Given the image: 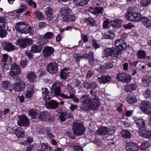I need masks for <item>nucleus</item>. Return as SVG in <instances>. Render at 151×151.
Instances as JSON below:
<instances>
[{"label": "nucleus", "mask_w": 151, "mask_h": 151, "mask_svg": "<svg viewBox=\"0 0 151 151\" xmlns=\"http://www.w3.org/2000/svg\"><path fill=\"white\" fill-rule=\"evenodd\" d=\"M17 120L18 125L20 127H27L30 123L27 117L24 115L19 116Z\"/></svg>", "instance_id": "obj_8"}, {"label": "nucleus", "mask_w": 151, "mask_h": 151, "mask_svg": "<svg viewBox=\"0 0 151 151\" xmlns=\"http://www.w3.org/2000/svg\"><path fill=\"white\" fill-rule=\"evenodd\" d=\"M7 32L5 29L0 30V37H5L7 35Z\"/></svg>", "instance_id": "obj_60"}, {"label": "nucleus", "mask_w": 151, "mask_h": 151, "mask_svg": "<svg viewBox=\"0 0 151 151\" xmlns=\"http://www.w3.org/2000/svg\"><path fill=\"white\" fill-rule=\"evenodd\" d=\"M106 68L105 67L103 66H99L97 69V70L99 73H103L104 72Z\"/></svg>", "instance_id": "obj_62"}, {"label": "nucleus", "mask_w": 151, "mask_h": 151, "mask_svg": "<svg viewBox=\"0 0 151 151\" xmlns=\"http://www.w3.org/2000/svg\"><path fill=\"white\" fill-rule=\"evenodd\" d=\"M70 96L71 98H74L75 97L76 91L70 85L68 84L66 86Z\"/></svg>", "instance_id": "obj_37"}, {"label": "nucleus", "mask_w": 151, "mask_h": 151, "mask_svg": "<svg viewBox=\"0 0 151 151\" xmlns=\"http://www.w3.org/2000/svg\"><path fill=\"white\" fill-rule=\"evenodd\" d=\"M125 16L127 19L131 21L139 22L140 21L142 16L140 13L135 12L133 10L129 9H128Z\"/></svg>", "instance_id": "obj_4"}, {"label": "nucleus", "mask_w": 151, "mask_h": 151, "mask_svg": "<svg viewBox=\"0 0 151 151\" xmlns=\"http://www.w3.org/2000/svg\"><path fill=\"white\" fill-rule=\"evenodd\" d=\"M71 12L70 9L68 6L60 8V14L61 16H67Z\"/></svg>", "instance_id": "obj_28"}, {"label": "nucleus", "mask_w": 151, "mask_h": 151, "mask_svg": "<svg viewBox=\"0 0 151 151\" xmlns=\"http://www.w3.org/2000/svg\"><path fill=\"white\" fill-rule=\"evenodd\" d=\"M54 51L52 47L46 46L44 47L43 51V56L45 58L49 57L54 53Z\"/></svg>", "instance_id": "obj_16"}, {"label": "nucleus", "mask_w": 151, "mask_h": 151, "mask_svg": "<svg viewBox=\"0 0 151 151\" xmlns=\"http://www.w3.org/2000/svg\"><path fill=\"white\" fill-rule=\"evenodd\" d=\"M108 130L107 127H103L97 130L96 133L99 135H104L108 134Z\"/></svg>", "instance_id": "obj_29"}, {"label": "nucleus", "mask_w": 151, "mask_h": 151, "mask_svg": "<svg viewBox=\"0 0 151 151\" xmlns=\"http://www.w3.org/2000/svg\"><path fill=\"white\" fill-rule=\"evenodd\" d=\"M37 76L35 73L33 71L29 72L27 75L26 78L30 83H34L37 81Z\"/></svg>", "instance_id": "obj_24"}, {"label": "nucleus", "mask_w": 151, "mask_h": 151, "mask_svg": "<svg viewBox=\"0 0 151 151\" xmlns=\"http://www.w3.org/2000/svg\"><path fill=\"white\" fill-rule=\"evenodd\" d=\"M42 45L38 43L36 45H33L31 47V50L32 53L39 52L42 49Z\"/></svg>", "instance_id": "obj_36"}, {"label": "nucleus", "mask_w": 151, "mask_h": 151, "mask_svg": "<svg viewBox=\"0 0 151 151\" xmlns=\"http://www.w3.org/2000/svg\"><path fill=\"white\" fill-rule=\"evenodd\" d=\"M68 69L66 68H64L61 70L60 76L61 78L63 79H66L68 75Z\"/></svg>", "instance_id": "obj_41"}, {"label": "nucleus", "mask_w": 151, "mask_h": 151, "mask_svg": "<svg viewBox=\"0 0 151 151\" xmlns=\"http://www.w3.org/2000/svg\"><path fill=\"white\" fill-rule=\"evenodd\" d=\"M2 45L4 49L7 52H11L15 49L14 45L9 42H2Z\"/></svg>", "instance_id": "obj_23"}, {"label": "nucleus", "mask_w": 151, "mask_h": 151, "mask_svg": "<svg viewBox=\"0 0 151 151\" xmlns=\"http://www.w3.org/2000/svg\"><path fill=\"white\" fill-rule=\"evenodd\" d=\"M135 122L140 130L145 127V122L143 119H138L135 121Z\"/></svg>", "instance_id": "obj_33"}, {"label": "nucleus", "mask_w": 151, "mask_h": 151, "mask_svg": "<svg viewBox=\"0 0 151 151\" xmlns=\"http://www.w3.org/2000/svg\"><path fill=\"white\" fill-rule=\"evenodd\" d=\"M92 44L95 49H97L100 47V45L97 43L96 41L95 40H93L92 41Z\"/></svg>", "instance_id": "obj_64"}, {"label": "nucleus", "mask_w": 151, "mask_h": 151, "mask_svg": "<svg viewBox=\"0 0 151 151\" xmlns=\"http://www.w3.org/2000/svg\"><path fill=\"white\" fill-rule=\"evenodd\" d=\"M58 64L55 62L50 63L47 66V71L51 74H56L58 70Z\"/></svg>", "instance_id": "obj_13"}, {"label": "nucleus", "mask_w": 151, "mask_h": 151, "mask_svg": "<svg viewBox=\"0 0 151 151\" xmlns=\"http://www.w3.org/2000/svg\"><path fill=\"white\" fill-rule=\"evenodd\" d=\"M27 61L26 60H22L20 63V65L22 68H24L27 65Z\"/></svg>", "instance_id": "obj_63"}, {"label": "nucleus", "mask_w": 151, "mask_h": 151, "mask_svg": "<svg viewBox=\"0 0 151 151\" xmlns=\"http://www.w3.org/2000/svg\"><path fill=\"white\" fill-rule=\"evenodd\" d=\"M72 129L74 134L77 135L83 134L85 131L81 122L77 120L75 121L73 123Z\"/></svg>", "instance_id": "obj_5"}, {"label": "nucleus", "mask_w": 151, "mask_h": 151, "mask_svg": "<svg viewBox=\"0 0 151 151\" xmlns=\"http://www.w3.org/2000/svg\"><path fill=\"white\" fill-rule=\"evenodd\" d=\"M17 44L22 48H26L28 45H31L32 43V40L31 39L24 38L21 39L17 40Z\"/></svg>", "instance_id": "obj_11"}, {"label": "nucleus", "mask_w": 151, "mask_h": 151, "mask_svg": "<svg viewBox=\"0 0 151 151\" xmlns=\"http://www.w3.org/2000/svg\"><path fill=\"white\" fill-rule=\"evenodd\" d=\"M91 96L86 94L82 95L80 99L82 102L81 110H86L89 109L93 111L98 109L100 104V100L98 96L97 91L91 89L90 91Z\"/></svg>", "instance_id": "obj_1"}, {"label": "nucleus", "mask_w": 151, "mask_h": 151, "mask_svg": "<svg viewBox=\"0 0 151 151\" xmlns=\"http://www.w3.org/2000/svg\"><path fill=\"white\" fill-rule=\"evenodd\" d=\"M29 114L33 122H37L39 120V114L36 110H30L29 111Z\"/></svg>", "instance_id": "obj_15"}, {"label": "nucleus", "mask_w": 151, "mask_h": 151, "mask_svg": "<svg viewBox=\"0 0 151 151\" xmlns=\"http://www.w3.org/2000/svg\"><path fill=\"white\" fill-rule=\"evenodd\" d=\"M128 102L130 104H133L136 102L137 101L136 96H129L127 99Z\"/></svg>", "instance_id": "obj_45"}, {"label": "nucleus", "mask_w": 151, "mask_h": 151, "mask_svg": "<svg viewBox=\"0 0 151 151\" xmlns=\"http://www.w3.org/2000/svg\"><path fill=\"white\" fill-rule=\"evenodd\" d=\"M15 29L18 32L23 34L31 35L33 34L34 30L29 24H26L23 21L19 22L16 24Z\"/></svg>", "instance_id": "obj_3"}, {"label": "nucleus", "mask_w": 151, "mask_h": 151, "mask_svg": "<svg viewBox=\"0 0 151 151\" xmlns=\"http://www.w3.org/2000/svg\"><path fill=\"white\" fill-rule=\"evenodd\" d=\"M42 148L44 150V151H52L50 146L47 143H42L41 144Z\"/></svg>", "instance_id": "obj_46"}, {"label": "nucleus", "mask_w": 151, "mask_h": 151, "mask_svg": "<svg viewBox=\"0 0 151 151\" xmlns=\"http://www.w3.org/2000/svg\"><path fill=\"white\" fill-rule=\"evenodd\" d=\"M53 10L50 7H47L45 9V15L48 17H50L52 15Z\"/></svg>", "instance_id": "obj_44"}, {"label": "nucleus", "mask_w": 151, "mask_h": 151, "mask_svg": "<svg viewBox=\"0 0 151 151\" xmlns=\"http://www.w3.org/2000/svg\"><path fill=\"white\" fill-rule=\"evenodd\" d=\"M111 78L109 76L107 75L102 76L98 78V81L101 84H106L111 81Z\"/></svg>", "instance_id": "obj_26"}, {"label": "nucleus", "mask_w": 151, "mask_h": 151, "mask_svg": "<svg viewBox=\"0 0 151 151\" xmlns=\"http://www.w3.org/2000/svg\"><path fill=\"white\" fill-rule=\"evenodd\" d=\"M53 32H47L44 35L43 38L44 39H50L53 36Z\"/></svg>", "instance_id": "obj_50"}, {"label": "nucleus", "mask_w": 151, "mask_h": 151, "mask_svg": "<svg viewBox=\"0 0 151 151\" xmlns=\"http://www.w3.org/2000/svg\"><path fill=\"white\" fill-rule=\"evenodd\" d=\"M121 50H122L117 47H112V55L113 54L115 58L121 57L122 54Z\"/></svg>", "instance_id": "obj_31"}, {"label": "nucleus", "mask_w": 151, "mask_h": 151, "mask_svg": "<svg viewBox=\"0 0 151 151\" xmlns=\"http://www.w3.org/2000/svg\"><path fill=\"white\" fill-rule=\"evenodd\" d=\"M41 90L42 91V93L43 95L42 96L44 97L45 99H47L49 100L50 98L49 97L48 94L49 92L48 89L46 88H41Z\"/></svg>", "instance_id": "obj_39"}, {"label": "nucleus", "mask_w": 151, "mask_h": 151, "mask_svg": "<svg viewBox=\"0 0 151 151\" xmlns=\"http://www.w3.org/2000/svg\"><path fill=\"white\" fill-rule=\"evenodd\" d=\"M59 103L54 100H51L45 103V106L47 108L55 109L58 107Z\"/></svg>", "instance_id": "obj_18"}, {"label": "nucleus", "mask_w": 151, "mask_h": 151, "mask_svg": "<svg viewBox=\"0 0 151 151\" xmlns=\"http://www.w3.org/2000/svg\"><path fill=\"white\" fill-rule=\"evenodd\" d=\"M11 68L12 70L10 71L9 72L10 75L13 76L20 73V68L19 65L16 64H13L11 66Z\"/></svg>", "instance_id": "obj_19"}, {"label": "nucleus", "mask_w": 151, "mask_h": 151, "mask_svg": "<svg viewBox=\"0 0 151 151\" xmlns=\"http://www.w3.org/2000/svg\"><path fill=\"white\" fill-rule=\"evenodd\" d=\"M27 8L25 5H22L20 6V8L16 10V12L18 13H21Z\"/></svg>", "instance_id": "obj_56"}, {"label": "nucleus", "mask_w": 151, "mask_h": 151, "mask_svg": "<svg viewBox=\"0 0 151 151\" xmlns=\"http://www.w3.org/2000/svg\"><path fill=\"white\" fill-rule=\"evenodd\" d=\"M137 55L138 58L140 59H145L146 58V53L143 50H139L137 52Z\"/></svg>", "instance_id": "obj_40"}, {"label": "nucleus", "mask_w": 151, "mask_h": 151, "mask_svg": "<svg viewBox=\"0 0 151 151\" xmlns=\"http://www.w3.org/2000/svg\"><path fill=\"white\" fill-rule=\"evenodd\" d=\"M91 142L95 144L97 146H101L102 144V143L100 140L99 139H96L93 140H92Z\"/></svg>", "instance_id": "obj_59"}, {"label": "nucleus", "mask_w": 151, "mask_h": 151, "mask_svg": "<svg viewBox=\"0 0 151 151\" xmlns=\"http://www.w3.org/2000/svg\"><path fill=\"white\" fill-rule=\"evenodd\" d=\"M16 135L19 138H23L24 136V132L22 129L20 127H18L15 129Z\"/></svg>", "instance_id": "obj_35"}, {"label": "nucleus", "mask_w": 151, "mask_h": 151, "mask_svg": "<svg viewBox=\"0 0 151 151\" xmlns=\"http://www.w3.org/2000/svg\"><path fill=\"white\" fill-rule=\"evenodd\" d=\"M34 13L36 15L38 20H43L44 19V16L40 11H35L34 12Z\"/></svg>", "instance_id": "obj_47"}, {"label": "nucleus", "mask_w": 151, "mask_h": 151, "mask_svg": "<svg viewBox=\"0 0 151 151\" xmlns=\"http://www.w3.org/2000/svg\"><path fill=\"white\" fill-rule=\"evenodd\" d=\"M140 21H142L143 24L146 27H150L151 25L150 21L147 17H143L142 16V18L140 19Z\"/></svg>", "instance_id": "obj_38"}, {"label": "nucleus", "mask_w": 151, "mask_h": 151, "mask_svg": "<svg viewBox=\"0 0 151 151\" xmlns=\"http://www.w3.org/2000/svg\"><path fill=\"white\" fill-rule=\"evenodd\" d=\"M88 11L91 14L97 16L99 14H102L104 12V9L102 6L90 7Z\"/></svg>", "instance_id": "obj_12"}, {"label": "nucleus", "mask_w": 151, "mask_h": 151, "mask_svg": "<svg viewBox=\"0 0 151 151\" xmlns=\"http://www.w3.org/2000/svg\"><path fill=\"white\" fill-rule=\"evenodd\" d=\"M89 64L92 65L94 63L95 59L94 58L93 54L92 52H89Z\"/></svg>", "instance_id": "obj_51"}, {"label": "nucleus", "mask_w": 151, "mask_h": 151, "mask_svg": "<svg viewBox=\"0 0 151 151\" xmlns=\"http://www.w3.org/2000/svg\"><path fill=\"white\" fill-rule=\"evenodd\" d=\"M47 122H50L54 120V118L50 113L46 111L41 112L39 114V119Z\"/></svg>", "instance_id": "obj_10"}, {"label": "nucleus", "mask_w": 151, "mask_h": 151, "mask_svg": "<svg viewBox=\"0 0 151 151\" xmlns=\"http://www.w3.org/2000/svg\"><path fill=\"white\" fill-rule=\"evenodd\" d=\"M84 21L87 24H90L92 26H94L96 25V21L92 18H85Z\"/></svg>", "instance_id": "obj_42"}, {"label": "nucleus", "mask_w": 151, "mask_h": 151, "mask_svg": "<svg viewBox=\"0 0 151 151\" xmlns=\"http://www.w3.org/2000/svg\"><path fill=\"white\" fill-rule=\"evenodd\" d=\"M115 44L117 48L124 50L127 48V45L125 41L122 39H118L115 41Z\"/></svg>", "instance_id": "obj_17"}, {"label": "nucleus", "mask_w": 151, "mask_h": 151, "mask_svg": "<svg viewBox=\"0 0 151 151\" xmlns=\"http://www.w3.org/2000/svg\"><path fill=\"white\" fill-rule=\"evenodd\" d=\"M69 117V116L67 113H62L60 116V120L62 122H64L66 118H68Z\"/></svg>", "instance_id": "obj_52"}, {"label": "nucleus", "mask_w": 151, "mask_h": 151, "mask_svg": "<svg viewBox=\"0 0 151 151\" xmlns=\"http://www.w3.org/2000/svg\"><path fill=\"white\" fill-rule=\"evenodd\" d=\"M83 88L88 89L90 88L95 89L98 86V84L94 82H88L86 81L83 82Z\"/></svg>", "instance_id": "obj_20"}, {"label": "nucleus", "mask_w": 151, "mask_h": 151, "mask_svg": "<svg viewBox=\"0 0 151 151\" xmlns=\"http://www.w3.org/2000/svg\"><path fill=\"white\" fill-rule=\"evenodd\" d=\"M122 21L121 19H116L111 20L110 22V25L113 27L114 30H110L107 34L104 36V38L107 39H112L114 37V30L121 27L122 24Z\"/></svg>", "instance_id": "obj_2"}, {"label": "nucleus", "mask_w": 151, "mask_h": 151, "mask_svg": "<svg viewBox=\"0 0 151 151\" xmlns=\"http://www.w3.org/2000/svg\"><path fill=\"white\" fill-rule=\"evenodd\" d=\"M89 0H73V3L74 5L82 6L88 4Z\"/></svg>", "instance_id": "obj_34"}, {"label": "nucleus", "mask_w": 151, "mask_h": 151, "mask_svg": "<svg viewBox=\"0 0 151 151\" xmlns=\"http://www.w3.org/2000/svg\"><path fill=\"white\" fill-rule=\"evenodd\" d=\"M102 58H106L107 57L112 56V47H106L102 51Z\"/></svg>", "instance_id": "obj_27"}, {"label": "nucleus", "mask_w": 151, "mask_h": 151, "mask_svg": "<svg viewBox=\"0 0 151 151\" xmlns=\"http://www.w3.org/2000/svg\"><path fill=\"white\" fill-rule=\"evenodd\" d=\"M116 78L122 82L128 83L131 81L132 77L131 76L128 75L125 72H122L117 75Z\"/></svg>", "instance_id": "obj_9"}, {"label": "nucleus", "mask_w": 151, "mask_h": 151, "mask_svg": "<svg viewBox=\"0 0 151 151\" xmlns=\"http://www.w3.org/2000/svg\"><path fill=\"white\" fill-rule=\"evenodd\" d=\"M141 110L145 114L149 115L151 112V104L150 101H145L140 103L139 104Z\"/></svg>", "instance_id": "obj_7"}, {"label": "nucleus", "mask_w": 151, "mask_h": 151, "mask_svg": "<svg viewBox=\"0 0 151 151\" xmlns=\"http://www.w3.org/2000/svg\"><path fill=\"white\" fill-rule=\"evenodd\" d=\"M59 94L58 95L56 94L55 95L57 96H60L64 99L73 98H71L70 96V95L69 96H68L64 93H61L60 92Z\"/></svg>", "instance_id": "obj_54"}, {"label": "nucleus", "mask_w": 151, "mask_h": 151, "mask_svg": "<svg viewBox=\"0 0 151 151\" xmlns=\"http://www.w3.org/2000/svg\"><path fill=\"white\" fill-rule=\"evenodd\" d=\"M7 23L5 19L2 17H0V28H4L7 25Z\"/></svg>", "instance_id": "obj_48"}, {"label": "nucleus", "mask_w": 151, "mask_h": 151, "mask_svg": "<svg viewBox=\"0 0 151 151\" xmlns=\"http://www.w3.org/2000/svg\"><path fill=\"white\" fill-rule=\"evenodd\" d=\"M11 85L10 82L6 81H3L1 83V86L6 90L11 87Z\"/></svg>", "instance_id": "obj_49"}, {"label": "nucleus", "mask_w": 151, "mask_h": 151, "mask_svg": "<svg viewBox=\"0 0 151 151\" xmlns=\"http://www.w3.org/2000/svg\"><path fill=\"white\" fill-rule=\"evenodd\" d=\"M47 134L48 139H51L53 142H55V140L53 139L55 136L52 134L50 132H47Z\"/></svg>", "instance_id": "obj_58"}, {"label": "nucleus", "mask_w": 151, "mask_h": 151, "mask_svg": "<svg viewBox=\"0 0 151 151\" xmlns=\"http://www.w3.org/2000/svg\"><path fill=\"white\" fill-rule=\"evenodd\" d=\"M121 133L122 137L124 138L129 139L131 137V133L127 130H124L122 131Z\"/></svg>", "instance_id": "obj_43"}, {"label": "nucleus", "mask_w": 151, "mask_h": 151, "mask_svg": "<svg viewBox=\"0 0 151 151\" xmlns=\"http://www.w3.org/2000/svg\"><path fill=\"white\" fill-rule=\"evenodd\" d=\"M27 91L25 94V98L26 99H31L34 93V85H29L27 87Z\"/></svg>", "instance_id": "obj_25"}, {"label": "nucleus", "mask_w": 151, "mask_h": 151, "mask_svg": "<svg viewBox=\"0 0 151 151\" xmlns=\"http://www.w3.org/2000/svg\"><path fill=\"white\" fill-rule=\"evenodd\" d=\"M26 55L27 56L28 58L29 59L33 58V53L32 50H28L26 52Z\"/></svg>", "instance_id": "obj_61"}, {"label": "nucleus", "mask_w": 151, "mask_h": 151, "mask_svg": "<svg viewBox=\"0 0 151 151\" xmlns=\"http://www.w3.org/2000/svg\"><path fill=\"white\" fill-rule=\"evenodd\" d=\"M76 20V17L73 15H70L67 16L63 17L62 19L63 22H74Z\"/></svg>", "instance_id": "obj_30"}, {"label": "nucleus", "mask_w": 151, "mask_h": 151, "mask_svg": "<svg viewBox=\"0 0 151 151\" xmlns=\"http://www.w3.org/2000/svg\"><path fill=\"white\" fill-rule=\"evenodd\" d=\"M139 134L144 137L150 139L151 138V132L150 129L145 127L141 129Z\"/></svg>", "instance_id": "obj_21"}, {"label": "nucleus", "mask_w": 151, "mask_h": 151, "mask_svg": "<svg viewBox=\"0 0 151 151\" xmlns=\"http://www.w3.org/2000/svg\"><path fill=\"white\" fill-rule=\"evenodd\" d=\"M16 83L13 87V89L15 91L20 92L22 91L25 88L26 85L23 81L19 78H17Z\"/></svg>", "instance_id": "obj_6"}, {"label": "nucleus", "mask_w": 151, "mask_h": 151, "mask_svg": "<svg viewBox=\"0 0 151 151\" xmlns=\"http://www.w3.org/2000/svg\"><path fill=\"white\" fill-rule=\"evenodd\" d=\"M62 85V83L58 81L53 83L51 87V90L54 92L55 95H58L61 92L60 87Z\"/></svg>", "instance_id": "obj_14"}, {"label": "nucleus", "mask_w": 151, "mask_h": 151, "mask_svg": "<svg viewBox=\"0 0 151 151\" xmlns=\"http://www.w3.org/2000/svg\"><path fill=\"white\" fill-rule=\"evenodd\" d=\"M137 87L135 83H132L130 84H127L124 87V89L126 92H130L134 90Z\"/></svg>", "instance_id": "obj_32"}, {"label": "nucleus", "mask_w": 151, "mask_h": 151, "mask_svg": "<svg viewBox=\"0 0 151 151\" xmlns=\"http://www.w3.org/2000/svg\"><path fill=\"white\" fill-rule=\"evenodd\" d=\"M126 147L127 151H137L139 149L138 146L135 143H127Z\"/></svg>", "instance_id": "obj_22"}, {"label": "nucleus", "mask_w": 151, "mask_h": 151, "mask_svg": "<svg viewBox=\"0 0 151 151\" xmlns=\"http://www.w3.org/2000/svg\"><path fill=\"white\" fill-rule=\"evenodd\" d=\"M143 95L145 98H148L151 95V91L150 90H146L143 92Z\"/></svg>", "instance_id": "obj_55"}, {"label": "nucleus", "mask_w": 151, "mask_h": 151, "mask_svg": "<svg viewBox=\"0 0 151 151\" xmlns=\"http://www.w3.org/2000/svg\"><path fill=\"white\" fill-rule=\"evenodd\" d=\"M151 80V78L148 76H145L142 79L143 82L146 85L149 84Z\"/></svg>", "instance_id": "obj_53"}, {"label": "nucleus", "mask_w": 151, "mask_h": 151, "mask_svg": "<svg viewBox=\"0 0 151 151\" xmlns=\"http://www.w3.org/2000/svg\"><path fill=\"white\" fill-rule=\"evenodd\" d=\"M134 25L131 23H129L126 24H124L123 27L125 29H129L134 27Z\"/></svg>", "instance_id": "obj_57"}]
</instances>
